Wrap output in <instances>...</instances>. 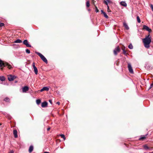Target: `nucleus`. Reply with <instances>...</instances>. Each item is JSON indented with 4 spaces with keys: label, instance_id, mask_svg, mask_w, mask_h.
<instances>
[{
    "label": "nucleus",
    "instance_id": "obj_44",
    "mask_svg": "<svg viewBox=\"0 0 153 153\" xmlns=\"http://www.w3.org/2000/svg\"><path fill=\"white\" fill-rule=\"evenodd\" d=\"M1 125V124H0V125Z\"/></svg>",
    "mask_w": 153,
    "mask_h": 153
},
{
    "label": "nucleus",
    "instance_id": "obj_2",
    "mask_svg": "<svg viewBox=\"0 0 153 153\" xmlns=\"http://www.w3.org/2000/svg\"><path fill=\"white\" fill-rule=\"evenodd\" d=\"M7 66V68L10 69L12 68V66L9 64L8 63L6 62L4 63L0 59V67L1 68V69L2 70H3V67Z\"/></svg>",
    "mask_w": 153,
    "mask_h": 153
},
{
    "label": "nucleus",
    "instance_id": "obj_33",
    "mask_svg": "<svg viewBox=\"0 0 153 153\" xmlns=\"http://www.w3.org/2000/svg\"><path fill=\"white\" fill-rule=\"evenodd\" d=\"M96 7V10H95V11L96 12H97V13L99 12V10L98 9V8H97V7Z\"/></svg>",
    "mask_w": 153,
    "mask_h": 153
},
{
    "label": "nucleus",
    "instance_id": "obj_18",
    "mask_svg": "<svg viewBox=\"0 0 153 153\" xmlns=\"http://www.w3.org/2000/svg\"><path fill=\"white\" fill-rule=\"evenodd\" d=\"M143 147L144 149L146 150H148L149 149V147L146 145H143Z\"/></svg>",
    "mask_w": 153,
    "mask_h": 153
},
{
    "label": "nucleus",
    "instance_id": "obj_27",
    "mask_svg": "<svg viewBox=\"0 0 153 153\" xmlns=\"http://www.w3.org/2000/svg\"><path fill=\"white\" fill-rule=\"evenodd\" d=\"M41 102V100H36V103L37 105H39Z\"/></svg>",
    "mask_w": 153,
    "mask_h": 153
},
{
    "label": "nucleus",
    "instance_id": "obj_15",
    "mask_svg": "<svg viewBox=\"0 0 153 153\" xmlns=\"http://www.w3.org/2000/svg\"><path fill=\"white\" fill-rule=\"evenodd\" d=\"M49 90V89L48 87H45L40 90V91L42 92L44 91H48Z\"/></svg>",
    "mask_w": 153,
    "mask_h": 153
},
{
    "label": "nucleus",
    "instance_id": "obj_37",
    "mask_svg": "<svg viewBox=\"0 0 153 153\" xmlns=\"http://www.w3.org/2000/svg\"><path fill=\"white\" fill-rule=\"evenodd\" d=\"M125 47H124V48H122V50H123V51H125Z\"/></svg>",
    "mask_w": 153,
    "mask_h": 153
},
{
    "label": "nucleus",
    "instance_id": "obj_40",
    "mask_svg": "<svg viewBox=\"0 0 153 153\" xmlns=\"http://www.w3.org/2000/svg\"><path fill=\"white\" fill-rule=\"evenodd\" d=\"M50 128L49 127V128H47V130L48 131H49V130H50Z\"/></svg>",
    "mask_w": 153,
    "mask_h": 153
},
{
    "label": "nucleus",
    "instance_id": "obj_16",
    "mask_svg": "<svg viewBox=\"0 0 153 153\" xmlns=\"http://www.w3.org/2000/svg\"><path fill=\"white\" fill-rule=\"evenodd\" d=\"M105 4L107 6V12H111V10L110 9H109V7L108 5V3L106 1H105Z\"/></svg>",
    "mask_w": 153,
    "mask_h": 153
},
{
    "label": "nucleus",
    "instance_id": "obj_26",
    "mask_svg": "<svg viewBox=\"0 0 153 153\" xmlns=\"http://www.w3.org/2000/svg\"><path fill=\"white\" fill-rule=\"evenodd\" d=\"M128 48L130 49H132L133 48V46L131 44L128 46Z\"/></svg>",
    "mask_w": 153,
    "mask_h": 153
},
{
    "label": "nucleus",
    "instance_id": "obj_7",
    "mask_svg": "<svg viewBox=\"0 0 153 153\" xmlns=\"http://www.w3.org/2000/svg\"><path fill=\"white\" fill-rule=\"evenodd\" d=\"M32 66L34 69L35 73L37 75L38 74V69L35 66V63L34 62L33 63Z\"/></svg>",
    "mask_w": 153,
    "mask_h": 153
},
{
    "label": "nucleus",
    "instance_id": "obj_30",
    "mask_svg": "<svg viewBox=\"0 0 153 153\" xmlns=\"http://www.w3.org/2000/svg\"><path fill=\"white\" fill-rule=\"evenodd\" d=\"M26 52L27 53H30V50L28 49H27L26 50Z\"/></svg>",
    "mask_w": 153,
    "mask_h": 153
},
{
    "label": "nucleus",
    "instance_id": "obj_35",
    "mask_svg": "<svg viewBox=\"0 0 153 153\" xmlns=\"http://www.w3.org/2000/svg\"><path fill=\"white\" fill-rule=\"evenodd\" d=\"M151 7L152 9V11H153V5L152 4H151Z\"/></svg>",
    "mask_w": 153,
    "mask_h": 153
},
{
    "label": "nucleus",
    "instance_id": "obj_8",
    "mask_svg": "<svg viewBox=\"0 0 153 153\" xmlns=\"http://www.w3.org/2000/svg\"><path fill=\"white\" fill-rule=\"evenodd\" d=\"M128 68L129 72L131 74L133 73V70L131 65L130 63H128Z\"/></svg>",
    "mask_w": 153,
    "mask_h": 153
},
{
    "label": "nucleus",
    "instance_id": "obj_39",
    "mask_svg": "<svg viewBox=\"0 0 153 153\" xmlns=\"http://www.w3.org/2000/svg\"><path fill=\"white\" fill-rule=\"evenodd\" d=\"M49 102L51 104H52V100H49Z\"/></svg>",
    "mask_w": 153,
    "mask_h": 153
},
{
    "label": "nucleus",
    "instance_id": "obj_29",
    "mask_svg": "<svg viewBox=\"0 0 153 153\" xmlns=\"http://www.w3.org/2000/svg\"><path fill=\"white\" fill-rule=\"evenodd\" d=\"M106 1L107 2V3L108 4V3H110L111 2V1H110V0H105L104 1V3H105V1Z\"/></svg>",
    "mask_w": 153,
    "mask_h": 153
},
{
    "label": "nucleus",
    "instance_id": "obj_22",
    "mask_svg": "<svg viewBox=\"0 0 153 153\" xmlns=\"http://www.w3.org/2000/svg\"><path fill=\"white\" fill-rule=\"evenodd\" d=\"M4 101L7 102H9L10 101L9 98L7 97L5 98V99H4Z\"/></svg>",
    "mask_w": 153,
    "mask_h": 153
},
{
    "label": "nucleus",
    "instance_id": "obj_11",
    "mask_svg": "<svg viewBox=\"0 0 153 153\" xmlns=\"http://www.w3.org/2000/svg\"><path fill=\"white\" fill-rule=\"evenodd\" d=\"M48 103L46 102H44L42 103L41 106L43 108L46 107L48 105Z\"/></svg>",
    "mask_w": 153,
    "mask_h": 153
},
{
    "label": "nucleus",
    "instance_id": "obj_6",
    "mask_svg": "<svg viewBox=\"0 0 153 153\" xmlns=\"http://www.w3.org/2000/svg\"><path fill=\"white\" fill-rule=\"evenodd\" d=\"M23 44L27 47H31V45L29 44L27 39L25 40L23 42Z\"/></svg>",
    "mask_w": 153,
    "mask_h": 153
},
{
    "label": "nucleus",
    "instance_id": "obj_28",
    "mask_svg": "<svg viewBox=\"0 0 153 153\" xmlns=\"http://www.w3.org/2000/svg\"><path fill=\"white\" fill-rule=\"evenodd\" d=\"M153 87V82H152V83L150 85V86L149 87V90L151 89L152 87Z\"/></svg>",
    "mask_w": 153,
    "mask_h": 153
},
{
    "label": "nucleus",
    "instance_id": "obj_25",
    "mask_svg": "<svg viewBox=\"0 0 153 153\" xmlns=\"http://www.w3.org/2000/svg\"><path fill=\"white\" fill-rule=\"evenodd\" d=\"M60 136L62 138H63L64 140H65V137L64 135L63 134H61L60 135Z\"/></svg>",
    "mask_w": 153,
    "mask_h": 153
},
{
    "label": "nucleus",
    "instance_id": "obj_23",
    "mask_svg": "<svg viewBox=\"0 0 153 153\" xmlns=\"http://www.w3.org/2000/svg\"><path fill=\"white\" fill-rule=\"evenodd\" d=\"M86 6L88 7H89L90 6V3L89 1H87L86 3Z\"/></svg>",
    "mask_w": 153,
    "mask_h": 153
},
{
    "label": "nucleus",
    "instance_id": "obj_19",
    "mask_svg": "<svg viewBox=\"0 0 153 153\" xmlns=\"http://www.w3.org/2000/svg\"><path fill=\"white\" fill-rule=\"evenodd\" d=\"M33 146H30L29 149V152H32L33 150Z\"/></svg>",
    "mask_w": 153,
    "mask_h": 153
},
{
    "label": "nucleus",
    "instance_id": "obj_13",
    "mask_svg": "<svg viewBox=\"0 0 153 153\" xmlns=\"http://www.w3.org/2000/svg\"><path fill=\"white\" fill-rule=\"evenodd\" d=\"M101 13L103 14L104 16L106 18V19L108 18V16L107 15L106 13L105 12H104L103 11V10H101Z\"/></svg>",
    "mask_w": 153,
    "mask_h": 153
},
{
    "label": "nucleus",
    "instance_id": "obj_32",
    "mask_svg": "<svg viewBox=\"0 0 153 153\" xmlns=\"http://www.w3.org/2000/svg\"><path fill=\"white\" fill-rule=\"evenodd\" d=\"M4 23H0V27H2L4 25Z\"/></svg>",
    "mask_w": 153,
    "mask_h": 153
},
{
    "label": "nucleus",
    "instance_id": "obj_36",
    "mask_svg": "<svg viewBox=\"0 0 153 153\" xmlns=\"http://www.w3.org/2000/svg\"><path fill=\"white\" fill-rule=\"evenodd\" d=\"M14 151L13 150H11L8 153H13Z\"/></svg>",
    "mask_w": 153,
    "mask_h": 153
},
{
    "label": "nucleus",
    "instance_id": "obj_4",
    "mask_svg": "<svg viewBox=\"0 0 153 153\" xmlns=\"http://www.w3.org/2000/svg\"><path fill=\"white\" fill-rule=\"evenodd\" d=\"M120 51V49L118 47H116L114 50V53L115 55L117 54V53Z\"/></svg>",
    "mask_w": 153,
    "mask_h": 153
},
{
    "label": "nucleus",
    "instance_id": "obj_9",
    "mask_svg": "<svg viewBox=\"0 0 153 153\" xmlns=\"http://www.w3.org/2000/svg\"><path fill=\"white\" fill-rule=\"evenodd\" d=\"M143 29L149 31V33L151 32V30L150 29L149 27L145 25H144L143 26Z\"/></svg>",
    "mask_w": 153,
    "mask_h": 153
},
{
    "label": "nucleus",
    "instance_id": "obj_14",
    "mask_svg": "<svg viewBox=\"0 0 153 153\" xmlns=\"http://www.w3.org/2000/svg\"><path fill=\"white\" fill-rule=\"evenodd\" d=\"M13 133L14 135V137L15 138H17L18 137L17 135V130H14L13 131Z\"/></svg>",
    "mask_w": 153,
    "mask_h": 153
},
{
    "label": "nucleus",
    "instance_id": "obj_5",
    "mask_svg": "<svg viewBox=\"0 0 153 153\" xmlns=\"http://www.w3.org/2000/svg\"><path fill=\"white\" fill-rule=\"evenodd\" d=\"M15 76H12V75H10L8 76V79L9 81H12L16 78Z\"/></svg>",
    "mask_w": 153,
    "mask_h": 153
},
{
    "label": "nucleus",
    "instance_id": "obj_42",
    "mask_svg": "<svg viewBox=\"0 0 153 153\" xmlns=\"http://www.w3.org/2000/svg\"><path fill=\"white\" fill-rule=\"evenodd\" d=\"M149 153H153V152H149Z\"/></svg>",
    "mask_w": 153,
    "mask_h": 153
},
{
    "label": "nucleus",
    "instance_id": "obj_43",
    "mask_svg": "<svg viewBox=\"0 0 153 153\" xmlns=\"http://www.w3.org/2000/svg\"><path fill=\"white\" fill-rule=\"evenodd\" d=\"M15 82H16H16H17V81H15Z\"/></svg>",
    "mask_w": 153,
    "mask_h": 153
},
{
    "label": "nucleus",
    "instance_id": "obj_1",
    "mask_svg": "<svg viewBox=\"0 0 153 153\" xmlns=\"http://www.w3.org/2000/svg\"><path fill=\"white\" fill-rule=\"evenodd\" d=\"M149 34L146 36L145 38L143 39V41L145 48H148L150 47V44L151 42V39Z\"/></svg>",
    "mask_w": 153,
    "mask_h": 153
},
{
    "label": "nucleus",
    "instance_id": "obj_3",
    "mask_svg": "<svg viewBox=\"0 0 153 153\" xmlns=\"http://www.w3.org/2000/svg\"><path fill=\"white\" fill-rule=\"evenodd\" d=\"M36 53L41 58L42 60L45 62L46 63H48V61L45 58V57L41 53L38 52H36Z\"/></svg>",
    "mask_w": 153,
    "mask_h": 153
},
{
    "label": "nucleus",
    "instance_id": "obj_12",
    "mask_svg": "<svg viewBox=\"0 0 153 153\" xmlns=\"http://www.w3.org/2000/svg\"><path fill=\"white\" fill-rule=\"evenodd\" d=\"M123 25L125 27V28L127 30H128L129 29V27H128V25H127V24L125 22H124L123 23Z\"/></svg>",
    "mask_w": 153,
    "mask_h": 153
},
{
    "label": "nucleus",
    "instance_id": "obj_41",
    "mask_svg": "<svg viewBox=\"0 0 153 153\" xmlns=\"http://www.w3.org/2000/svg\"><path fill=\"white\" fill-rule=\"evenodd\" d=\"M43 153H50L48 152H44Z\"/></svg>",
    "mask_w": 153,
    "mask_h": 153
},
{
    "label": "nucleus",
    "instance_id": "obj_31",
    "mask_svg": "<svg viewBox=\"0 0 153 153\" xmlns=\"http://www.w3.org/2000/svg\"><path fill=\"white\" fill-rule=\"evenodd\" d=\"M146 138L145 136H143L141 137L140 139L139 140H143L145 139Z\"/></svg>",
    "mask_w": 153,
    "mask_h": 153
},
{
    "label": "nucleus",
    "instance_id": "obj_20",
    "mask_svg": "<svg viewBox=\"0 0 153 153\" xmlns=\"http://www.w3.org/2000/svg\"><path fill=\"white\" fill-rule=\"evenodd\" d=\"M22 42V41L21 40L18 39L17 40L15 41L14 42L15 43H20Z\"/></svg>",
    "mask_w": 153,
    "mask_h": 153
},
{
    "label": "nucleus",
    "instance_id": "obj_17",
    "mask_svg": "<svg viewBox=\"0 0 153 153\" xmlns=\"http://www.w3.org/2000/svg\"><path fill=\"white\" fill-rule=\"evenodd\" d=\"M120 4L124 7H126L127 6L126 3L124 1H122L120 2Z\"/></svg>",
    "mask_w": 153,
    "mask_h": 153
},
{
    "label": "nucleus",
    "instance_id": "obj_21",
    "mask_svg": "<svg viewBox=\"0 0 153 153\" xmlns=\"http://www.w3.org/2000/svg\"><path fill=\"white\" fill-rule=\"evenodd\" d=\"M0 80L1 81H3L5 80V78L4 76H0Z\"/></svg>",
    "mask_w": 153,
    "mask_h": 153
},
{
    "label": "nucleus",
    "instance_id": "obj_38",
    "mask_svg": "<svg viewBox=\"0 0 153 153\" xmlns=\"http://www.w3.org/2000/svg\"><path fill=\"white\" fill-rule=\"evenodd\" d=\"M56 104L59 105L60 104V102H56Z\"/></svg>",
    "mask_w": 153,
    "mask_h": 153
},
{
    "label": "nucleus",
    "instance_id": "obj_34",
    "mask_svg": "<svg viewBox=\"0 0 153 153\" xmlns=\"http://www.w3.org/2000/svg\"><path fill=\"white\" fill-rule=\"evenodd\" d=\"M123 53L125 55H126L127 54V53L126 51H123Z\"/></svg>",
    "mask_w": 153,
    "mask_h": 153
},
{
    "label": "nucleus",
    "instance_id": "obj_24",
    "mask_svg": "<svg viewBox=\"0 0 153 153\" xmlns=\"http://www.w3.org/2000/svg\"><path fill=\"white\" fill-rule=\"evenodd\" d=\"M137 22L139 23H140L141 22L140 20V19L138 16L137 17Z\"/></svg>",
    "mask_w": 153,
    "mask_h": 153
},
{
    "label": "nucleus",
    "instance_id": "obj_10",
    "mask_svg": "<svg viewBox=\"0 0 153 153\" xmlns=\"http://www.w3.org/2000/svg\"><path fill=\"white\" fill-rule=\"evenodd\" d=\"M29 89L28 87L27 86H25L22 88V92L24 93L26 92Z\"/></svg>",
    "mask_w": 153,
    "mask_h": 153
}]
</instances>
